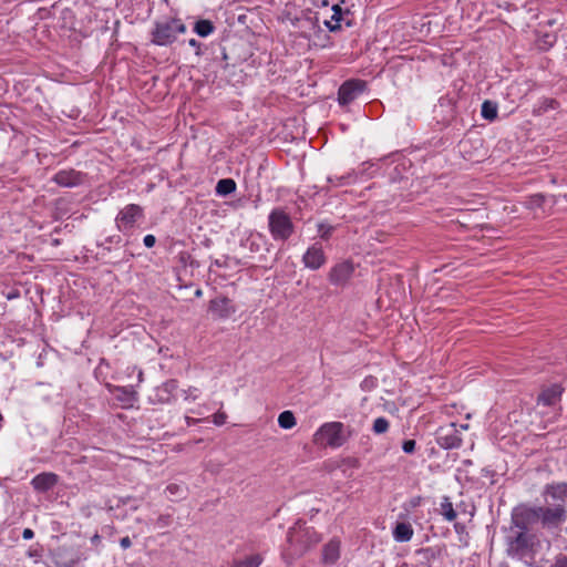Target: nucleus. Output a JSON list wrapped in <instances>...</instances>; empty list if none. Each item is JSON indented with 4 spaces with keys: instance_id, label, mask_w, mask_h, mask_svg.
<instances>
[{
    "instance_id": "8",
    "label": "nucleus",
    "mask_w": 567,
    "mask_h": 567,
    "mask_svg": "<svg viewBox=\"0 0 567 567\" xmlns=\"http://www.w3.org/2000/svg\"><path fill=\"white\" fill-rule=\"evenodd\" d=\"M542 496L546 505H563L567 503V483L554 482L546 484L543 488Z\"/></svg>"
},
{
    "instance_id": "23",
    "label": "nucleus",
    "mask_w": 567,
    "mask_h": 567,
    "mask_svg": "<svg viewBox=\"0 0 567 567\" xmlns=\"http://www.w3.org/2000/svg\"><path fill=\"white\" fill-rule=\"evenodd\" d=\"M440 514L447 522H453L456 518L457 514L449 496L442 497L440 503Z\"/></svg>"
},
{
    "instance_id": "13",
    "label": "nucleus",
    "mask_w": 567,
    "mask_h": 567,
    "mask_svg": "<svg viewBox=\"0 0 567 567\" xmlns=\"http://www.w3.org/2000/svg\"><path fill=\"white\" fill-rule=\"evenodd\" d=\"M327 261L326 254L320 244L316 243L311 245L302 256V262L305 267L311 270H318Z\"/></svg>"
},
{
    "instance_id": "17",
    "label": "nucleus",
    "mask_w": 567,
    "mask_h": 567,
    "mask_svg": "<svg viewBox=\"0 0 567 567\" xmlns=\"http://www.w3.org/2000/svg\"><path fill=\"white\" fill-rule=\"evenodd\" d=\"M86 559L80 554H69L68 548L59 547L53 553V563L56 567H74L79 561Z\"/></svg>"
},
{
    "instance_id": "18",
    "label": "nucleus",
    "mask_w": 567,
    "mask_h": 567,
    "mask_svg": "<svg viewBox=\"0 0 567 567\" xmlns=\"http://www.w3.org/2000/svg\"><path fill=\"white\" fill-rule=\"evenodd\" d=\"M58 475L51 472H44L35 475L32 481L31 485L37 492H48L52 487H54L58 483Z\"/></svg>"
},
{
    "instance_id": "4",
    "label": "nucleus",
    "mask_w": 567,
    "mask_h": 567,
    "mask_svg": "<svg viewBox=\"0 0 567 567\" xmlns=\"http://www.w3.org/2000/svg\"><path fill=\"white\" fill-rule=\"evenodd\" d=\"M353 431L350 426L344 425L342 422L332 421L323 423L316 432V441L326 444L329 447H341L349 437L352 436Z\"/></svg>"
},
{
    "instance_id": "35",
    "label": "nucleus",
    "mask_w": 567,
    "mask_h": 567,
    "mask_svg": "<svg viewBox=\"0 0 567 567\" xmlns=\"http://www.w3.org/2000/svg\"><path fill=\"white\" fill-rule=\"evenodd\" d=\"M165 492L168 493L172 496H176V495L181 494L182 487L179 485H177V484H169V485L166 486Z\"/></svg>"
},
{
    "instance_id": "32",
    "label": "nucleus",
    "mask_w": 567,
    "mask_h": 567,
    "mask_svg": "<svg viewBox=\"0 0 567 567\" xmlns=\"http://www.w3.org/2000/svg\"><path fill=\"white\" fill-rule=\"evenodd\" d=\"M416 442L414 440H405L402 443V450L406 454H412L415 451Z\"/></svg>"
},
{
    "instance_id": "25",
    "label": "nucleus",
    "mask_w": 567,
    "mask_h": 567,
    "mask_svg": "<svg viewBox=\"0 0 567 567\" xmlns=\"http://www.w3.org/2000/svg\"><path fill=\"white\" fill-rule=\"evenodd\" d=\"M236 190V183L231 178H223L216 185V193L219 196H227Z\"/></svg>"
},
{
    "instance_id": "34",
    "label": "nucleus",
    "mask_w": 567,
    "mask_h": 567,
    "mask_svg": "<svg viewBox=\"0 0 567 567\" xmlns=\"http://www.w3.org/2000/svg\"><path fill=\"white\" fill-rule=\"evenodd\" d=\"M176 389H177V382L175 380H169L162 385L161 391L171 393V392L175 391Z\"/></svg>"
},
{
    "instance_id": "15",
    "label": "nucleus",
    "mask_w": 567,
    "mask_h": 567,
    "mask_svg": "<svg viewBox=\"0 0 567 567\" xmlns=\"http://www.w3.org/2000/svg\"><path fill=\"white\" fill-rule=\"evenodd\" d=\"M53 181L62 187H75L83 183V174L75 169H61L54 176Z\"/></svg>"
},
{
    "instance_id": "30",
    "label": "nucleus",
    "mask_w": 567,
    "mask_h": 567,
    "mask_svg": "<svg viewBox=\"0 0 567 567\" xmlns=\"http://www.w3.org/2000/svg\"><path fill=\"white\" fill-rule=\"evenodd\" d=\"M390 427V422L384 416L377 417L372 425V431L375 434H383L388 432Z\"/></svg>"
},
{
    "instance_id": "24",
    "label": "nucleus",
    "mask_w": 567,
    "mask_h": 567,
    "mask_svg": "<svg viewBox=\"0 0 567 567\" xmlns=\"http://www.w3.org/2000/svg\"><path fill=\"white\" fill-rule=\"evenodd\" d=\"M194 31L202 38L209 37L215 31V25L210 20L200 19L195 22Z\"/></svg>"
},
{
    "instance_id": "16",
    "label": "nucleus",
    "mask_w": 567,
    "mask_h": 567,
    "mask_svg": "<svg viewBox=\"0 0 567 567\" xmlns=\"http://www.w3.org/2000/svg\"><path fill=\"white\" fill-rule=\"evenodd\" d=\"M110 391L114 394V398L122 404L123 408L133 406L137 401V392L132 385L120 386L113 385Z\"/></svg>"
},
{
    "instance_id": "28",
    "label": "nucleus",
    "mask_w": 567,
    "mask_h": 567,
    "mask_svg": "<svg viewBox=\"0 0 567 567\" xmlns=\"http://www.w3.org/2000/svg\"><path fill=\"white\" fill-rule=\"evenodd\" d=\"M332 10H333V14L331 17V21H326L324 24L330 31L333 32V31L340 30V28H341L340 21H341L342 10H341L340 6H338V4H334L332 7Z\"/></svg>"
},
{
    "instance_id": "19",
    "label": "nucleus",
    "mask_w": 567,
    "mask_h": 567,
    "mask_svg": "<svg viewBox=\"0 0 567 567\" xmlns=\"http://www.w3.org/2000/svg\"><path fill=\"white\" fill-rule=\"evenodd\" d=\"M340 558V540L338 538L330 539L322 548V563L333 565Z\"/></svg>"
},
{
    "instance_id": "38",
    "label": "nucleus",
    "mask_w": 567,
    "mask_h": 567,
    "mask_svg": "<svg viewBox=\"0 0 567 567\" xmlns=\"http://www.w3.org/2000/svg\"><path fill=\"white\" fill-rule=\"evenodd\" d=\"M143 243L144 245L147 247V248H152L155 243H156V238L154 235H146L144 238H143Z\"/></svg>"
},
{
    "instance_id": "12",
    "label": "nucleus",
    "mask_w": 567,
    "mask_h": 567,
    "mask_svg": "<svg viewBox=\"0 0 567 567\" xmlns=\"http://www.w3.org/2000/svg\"><path fill=\"white\" fill-rule=\"evenodd\" d=\"M436 443L444 450L458 449L462 445V437L454 423L439 430Z\"/></svg>"
},
{
    "instance_id": "2",
    "label": "nucleus",
    "mask_w": 567,
    "mask_h": 567,
    "mask_svg": "<svg viewBox=\"0 0 567 567\" xmlns=\"http://www.w3.org/2000/svg\"><path fill=\"white\" fill-rule=\"evenodd\" d=\"M565 389L559 383H553L549 385L542 386L537 399H536V409H540L537 413L542 416L547 415L548 419L545 421L543 427H546V424L553 423L557 420V416L560 411V402L561 396Z\"/></svg>"
},
{
    "instance_id": "27",
    "label": "nucleus",
    "mask_w": 567,
    "mask_h": 567,
    "mask_svg": "<svg viewBox=\"0 0 567 567\" xmlns=\"http://www.w3.org/2000/svg\"><path fill=\"white\" fill-rule=\"evenodd\" d=\"M278 424L281 429L289 430L292 429L296 424L295 414L291 411H284L278 416Z\"/></svg>"
},
{
    "instance_id": "31",
    "label": "nucleus",
    "mask_w": 567,
    "mask_h": 567,
    "mask_svg": "<svg viewBox=\"0 0 567 567\" xmlns=\"http://www.w3.org/2000/svg\"><path fill=\"white\" fill-rule=\"evenodd\" d=\"M333 227L326 224L318 225V233L322 239H328L332 234Z\"/></svg>"
},
{
    "instance_id": "47",
    "label": "nucleus",
    "mask_w": 567,
    "mask_h": 567,
    "mask_svg": "<svg viewBox=\"0 0 567 567\" xmlns=\"http://www.w3.org/2000/svg\"><path fill=\"white\" fill-rule=\"evenodd\" d=\"M353 462V464H358V460H351Z\"/></svg>"
},
{
    "instance_id": "46",
    "label": "nucleus",
    "mask_w": 567,
    "mask_h": 567,
    "mask_svg": "<svg viewBox=\"0 0 567 567\" xmlns=\"http://www.w3.org/2000/svg\"><path fill=\"white\" fill-rule=\"evenodd\" d=\"M200 293H202L200 290L196 291V296H200Z\"/></svg>"
},
{
    "instance_id": "20",
    "label": "nucleus",
    "mask_w": 567,
    "mask_h": 567,
    "mask_svg": "<svg viewBox=\"0 0 567 567\" xmlns=\"http://www.w3.org/2000/svg\"><path fill=\"white\" fill-rule=\"evenodd\" d=\"M357 175L353 172H349L343 175H331L327 177V182L330 184L328 187L330 188H338L342 186L351 185L355 182Z\"/></svg>"
},
{
    "instance_id": "39",
    "label": "nucleus",
    "mask_w": 567,
    "mask_h": 567,
    "mask_svg": "<svg viewBox=\"0 0 567 567\" xmlns=\"http://www.w3.org/2000/svg\"><path fill=\"white\" fill-rule=\"evenodd\" d=\"M188 44L196 50L197 55L202 54V51H200L202 44L199 41H197L196 39H190V40H188Z\"/></svg>"
},
{
    "instance_id": "1",
    "label": "nucleus",
    "mask_w": 567,
    "mask_h": 567,
    "mask_svg": "<svg viewBox=\"0 0 567 567\" xmlns=\"http://www.w3.org/2000/svg\"><path fill=\"white\" fill-rule=\"evenodd\" d=\"M287 540L290 546V555L293 558L303 556L310 548L320 543L321 536L315 528L306 526L298 520L288 529Z\"/></svg>"
},
{
    "instance_id": "42",
    "label": "nucleus",
    "mask_w": 567,
    "mask_h": 567,
    "mask_svg": "<svg viewBox=\"0 0 567 567\" xmlns=\"http://www.w3.org/2000/svg\"><path fill=\"white\" fill-rule=\"evenodd\" d=\"M91 543L94 544V545H100L101 543V536L99 535V533H95L92 537H91Z\"/></svg>"
},
{
    "instance_id": "41",
    "label": "nucleus",
    "mask_w": 567,
    "mask_h": 567,
    "mask_svg": "<svg viewBox=\"0 0 567 567\" xmlns=\"http://www.w3.org/2000/svg\"><path fill=\"white\" fill-rule=\"evenodd\" d=\"M23 539H32L34 537V532L31 528H24L22 532Z\"/></svg>"
},
{
    "instance_id": "29",
    "label": "nucleus",
    "mask_w": 567,
    "mask_h": 567,
    "mask_svg": "<svg viewBox=\"0 0 567 567\" xmlns=\"http://www.w3.org/2000/svg\"><path fill=\"white\" fill-rule=\"evenodd\" d=\"M557 37L551 33H545L539 38L538 45L542 50L547 51L555 45Z\"/></svg>"
},
{
    "instance_id": "9",
    "label": "nucleus",
    "mask_w": 567,
    "mask_h": 567,
    "mask_svg": "<svg viewBox=\"0 0 567 567\" xmlns=\"http://www.w3.org/2000/svg\"><path fill=\"white\" fill-rule=\"evenodd\" d=\"M365 82L362 80L346 81L338 91V102L348 105L353 102L365 90Z\"/></svg>"
},
{
    "instance_id": "11",
    "label": "nucleus",
    "mask_w": 567,
    "mask_h": 567,
    "mask_svg": "<svg viewBox=\"0 0 567 567\" xmlns=\"http://www.w3.org/2000/svg\"><path fill=\"white\" fill-rule=\"evenodd\" d=\"M142 215L143 209L141 206L135 204L126 205L116 216L117 228L121 231L130 230Z\"/></svg>"
},
{
    "instance_id": "7",
    "label": "nucleus",
    "mask_w": 567,
    "mask_h": 567,
    "mask_svg": "<svg viewBox=\"0 0 567 567\" xmlns=\"http://www.w3.org/2000/svg\"><path fill=\"white\" fill-rule=\"evenodd\" d=\"M534 515L544 527L556 528L567 520V509L563 505H546L534 509Z\"/></svg>"
},
{
    "instance_id": "6",
    "label": "nucleus",
    "mask_w": 567,
    "mask_h": 567,
    "mask_svg": "<svg viewBox=\"0 0 567 567\" xmlns=\"http://www.w3.org/2000/svg\"><path fill=\"white\" fill-rule=\"evenodd\" d=\"M534 546V535L527 532L525 526L522 527L514 536L507 537V553L512 557L523 558L527 556Z\"/></svg>"
},
{
    "instance_id": "5",
    "label": "nucleus",
    "mask_w": 567,
    "mask_h": 567,
    "mask_svg": "<svg viewBox=\"0 0 567 567\" xmlns=\"http://www.w3.org/2000/svg\"><path fill=\"white\" fill-rule=\"evenodd\" d=\"M268 228L275 240H287L295 231L290 216L282 208H275L270 212Z\"/></svg>"
},
{
    "instance_id": "10",
    "label": "nucleus",
    "mask_w": 567,
    "mask_h": 567,
    "mask_svg": "<svg viewBox=\"0 0 567 567\" xmlns=\"http://www.w3.org/2000/svg\"><path fill=\"white\" fill-rule=\"evenodd\" d=\"M354 272V266L351 261L344 260L331 267L328 279L333 286H344L348 284Z\"/></svg>"
},
{
    "instance_id": "26",
    "label": "nucleus",
    "mask_w": 567,
    "mask_h": 567,
    "mask_svg": "<svg viewBox=\"0 0 567 567\" xmlns=\"http://www.w3.org/2000/svg\"><path fill=\"white\" fill-rule=\"evenodd\" d=\"M482 116L487 121H494L497 117V104L489 100H486L482 104L481 110Z\"/></svg>"
},
{
    "instance_id": "43",
    "label": "nucleus",
    "mask_w": 567,
    "mask_h": 567,
    "mask_svg": "<svg viewBox=\"0 0 567 567\" xmlns=\"http://www.w3.org/2000/svg\"><path fill=\"white\" fill-rule=\"evenodd\" d=\"M168 517H164V516H161L158 518V523L162 525V526H166L168 524Z\"/></svg>"
},
{
    "instance_id": "33",
    "label": "nucleus",
    "mask_w": 567,
    "mask_h": 567,
    "mask_svg": "<svg viewBox=\"0 0 567 567\" xmlns=\"http://www.w3.org/2000/svg\"><path fill=\"white\" fill-rule=\"evenodd\" d=\"M184 393H185L186 401H195L198 398V389L197 388H189L188 390L184 391Z\"/></svg>"
},
{
    "instance_id": "22",
    "label": "nucleus",
    "mask_w": 567,
    "mask_h": 567,
    "mask_svg": "<svg viewBox=\"0 0 567 567\" xmlns=\"http://www.w3.org/2000/svg\"><path fill=\"white\" fill-rule=\"evenodd\" d=\"M264 561L261 554H251L243 558H236L229 567H259Z\"/></svg>"
},
{
    "instance_id": "37",
    "label": "nucleus",
    "mask_w": 567,
    "mask_h": 567,
    "mask_svg": "<svg viewBox=\"0 0 567 567\" xmlns=\"http://www.w3.org/2000/svg\"><path fill=\"white\" fill-rule=\"evenodd\" d=\"M553 567H567V556L559 555V556L556 558V560H555V563H554Z\"/></svg>"
},
{
    "instance_id": "3",
    "label": "nucleus",
    "mask_w": 567,
    "mask_h": 567,
    "mask_svg": "<svg viewBox=\"0 0 567 567\" xmlns=\"http://www.w3.org/2000/svg\"><path fill=\"white\" fill-rule=\"evenodd\" d=\"M187 30L185 23L178 18H166L154 23L151 32L152 43L159 47L173 44L178 34L185 33Z\"/></svg>"
},
{
    "instance_id": "40",
    "label": "nucleus",
    "mask_w": 567,
    "mask_h": 567,
    "mask_svg": "<svg viewBox=\"0 0 567 567\" xmlns=\"http://www.w3.org/2000/svg\"><path fill=\"white\" fill-rule=\"evenodd\" d=\"M120 545L123 549H127L132 546V542L128 536L121 538Z\"/></svg>"
},
{
    "instance_id": "44",
    "label": "nucleus",
    "mask_w": 567,
    "mask_h": 567,
    "mask_svg": "<svg viewBox=\"0 0 567 567\" xmlns=\"http://www.w3.org/2000/svg\"><path fill=\"white\" fill-rule=\"evenodd\" d=\"M185 420H186L187 425H193V424L197 423V420L192 419L189 416H185Z\"/></svg>"
},
{
    "instance_id": "36",
    "label": "nucleus",
    "mask_w": 567,
    "mask_h": 567,
    "mask_svg": "<svg viewBox=\"0 0 567 567\" xmlns=\"http://www.w3.org/2000/svg\"><path fill=\"white\" fill-rule=\"evenodd\" d=\"M226 419H227L226 413H224V412H217V413H215V414H214L213 422H214L216 425H223V424H225Z\"/></svg>"
},
{
    "instance_id": "45",
    "label": "nucleus",
    "mask_w": 567,
    "mask_h": 567,
    "mask_svg": "<svg viewBox=\"0 0 567 567\" xmlns=\"http://www.w3.org/2000/svg\"><path fill=\"white\" fill-rule=\"evenodd\" d=\"M142 379H143V372H142V371H140V372H138V381H142Z\"/></svg>"
},
{
    "instance_id": "14",
    "label": "nucleus",
    "mask_w": 567,
    "mask_h": 567,
    "mask_svg": "<svg viewBox=\"0 0 567 567\" xmlns=\"http://www.w3.org/2000/svg\"><path fill=\"white\" fill-rule=\"evenodd\" d=\"M209 311L219 319H227L236 309L229 298L219 296L209 301Z\"/></svg>"
},
{
    "instance_id": "21",
    "label": "nucleus",
    "mask_w": 567,
    "mask_h": 567,
    "mask_svg": "<svg viewBox=\"0 0 567 567\" xmlns=\"http://www.w3.org/2000/svg\"><path fill=\"white\" fill-rule=\"evenodd\" d=\"M413 528L409 523H398L393 529V538L395 542L405 543L411 540Z\"/></svg>"
}]
</instances>
